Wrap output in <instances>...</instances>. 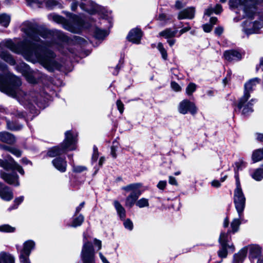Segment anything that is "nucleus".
Masks as SVG:
<instances>
[{
    "label": "nucleus",
    "mask_w": 263,
    "mask_h": 263,
    "mask_svg": "<svg viewBox=\"0 0 263 263\" xmlns=\"http://www.w3.org/2000/svg\"><path fill=\"white\" fill-rule=\"evenodd\" d=\"M22 30L27 35V39L15 44L11 40H6L0 43V57L10 65L15 64V60L8 52L5 51L7 48L13 52L22 54L28 61L33 63H39L48 71L59 69L61 64L54 59L55 54L48 50L46 47L52 43L47 44L40 39L50 38L55 33L60 40H63V34L59 31L51 32L46 29L36 28L34 25L26 22L22 27Z\"/></svg>",
    "instance_id": "obj_1"
},
{
    "label": "nucleus",
    "mask_w": 263,
    "mask_h": 263,
    "mask_svg": "<svg viewBox=\"0 0 263 263\" xmlns=\"http://www.w3.org/2000/svg\"><path fill=\"white\" fill-rule=\"evenodd\" d=\"M9 83L6 81L5 77L0 74V91L7 95L16 99L21 104L27 105L32 102L36 103V94L34 92L26 93L23 91L20 86L21 81L18 77L10 74Z\"/></svg>",
    "instance_id": "obj_2"
},
{
    "label": "nucleus",
    "mask_w": 263,
    "mask_h": 263,
    "mask_svg": "<svg viewBox=\"0 0 263 263\" xmlns=\"http://www.w3.org/2000/svg\"><path fill=\"white\" fill-rule=\"evenodd\" d=\"M65 138L63 142L61 144V148L55 146L48 151V155L51 157H56L62 154L76 149V143L77 141L76 136H73L70 131H67L65 134Z\"/></svg>",
    "instance_id": "obj_3"
},
{
    "label": "nucleus",
    "mask_w": 263,
    "mask_h": 263,
    "mask_svg": "<svg viewBox=\"0 0 263 263\" xmlns=\"http://www.w3.org/2000/svg\"><path fill=\"white\" fill-rule=\"evenodd\" d=\"M236 187L234 190L233 202L235 208L240 218L243 217V212L246 206V198L242 191L238 175H235Z\"/></svg>",
    "instance_id": "obj_4"
},
{
    "label": "nucleus",
    "mask_w": 263,
    "mask_h": 263,
    "mask_svg": "<svg viewBox=\"0 0 263 263\" xmlns=\"http://www.w3.org/2000/svg\"><path fill=\"white\" fill-rule=\"evenodd\" d=\"M262 2L263 0H230L229 5L231 8H241L245 16L252 18L255 13L257 5Z\"/></svg>",
    "instance_id": "obj_5"
},
{
    "label": "nucleus",
    "mask_w": 263,
    "mask_h": 263,
    "mask_svg": "<svg viewBox=\"0 0 263 263\" xmlns=\"http://www.w3.org/2000/svg\"><path fill=\"white\" fill-rule=\"evenodd\" d=\"M80 256L83 263H96L94 248L92 243L87 240L85 235Z\"/></svg>",
    "instance_id": "obj_6"
},
{
    "label": "nucleus",
    "mask_w": 263,
    "mask_h": 263,
    "mask_svg": "<svg viewBox=\"0 0 263 263\" xmlns=\"http://www.w3.org/2000/svg\"><path fill=\"white\" fill-rule=\"evenodd\" d=\"M80 7L91 14L99 13L103 19L107 20L109 23L111 22V13L102 10L100 6L91 1H88L87 4L81 3Z\"/></svg>",
    "instance_id": "obj_7"
},
{
    "label": "nucleus",
    "mask_w": 263,
    "mask_h": 263,
    "mask_svg": "<svg viewBox=\"0 0 263 263\" xmlns=\"http://www.w3.org/2000/svg\"><path fill=\"white\" fill-rule=\"evenodd\" d=\"M250 98H246L242 100V96L239 99L237 107L238 109L241 110V114L245 116L250 115L253 111V105L256 102L255 99H251L249 100Z\"/></svg>",
    "instance_id": "obj_8"
},
{
    "label": "nucleus",
    "mask_w": 263,
    "mask_h": 263,
    "mask_svg": "<svg viewBox=\"0 0 263 263\" xmlns=\"http://www.w3.org/2000/svg\"><path fill=\"white\" fill-rule=\"evenodd\" d=\"M249 252L250 260L256 263H263V251L258 245H253L245 247Z\"/></svg>",
    "instance_id": "obj_9"
},
{
    "label": "nucleus",
    "mask_w": 263,
    "mask_h": 263,
    "mask_svg": "<svg viewBox=\"0 0 263 263\" xmlns=\"http://www.w3.org/2000/svg\"><path fill=\"white\" fill-rule=\"evenodd\" d=\"M178 111L180 114L183 115L189 112L192 115H195L197 111V108L194 102L187 99H184L179 103Z\"/></svg>",
    "instance_id": "obj_10"
},
{
    "label": "nucleus",
    "mask_w": 263,
    "mask_h": 263,
    "mask_svg": "<svg viewBox=\"0 0 263 263\" xmlns=\"http://www.w3.org/2000/svg\"><path fill=\"white\" fill-rule=\"evenodd\" d=\"M0 166L6 170H16L21 175H24L25 172L23 168L16 163L11 157L8 160H3L0 159Z\"/></svg>",
    "instance_id": "obj_11"
},
{
    "label": "nucleus",
    "mask_w": 263,
    "mask_h": 263,
    "mask_svg": "<svg viewBox=\"0 0 263 263\" xmlns=\"http://www.w3.org/2000/svg\"><path fill=\"white\" fill-rule=\"evenodd\" d=\"M262 27V22L255 21L252 23L247 20L243 23V31L248 35L255 33Z\"/></svg>",
    "instance_id": "obj_12"
},
{
    "label": "nucleus",
    "mask_w": 263,
    "mask_h": 263,
    "mask_svg": "<svg viewBox=\"0 0 263 263\" xmlns=\"http://www.w3.org/2000/svg\"><path fill=\"white\" fill-rule=\"evenodd\" d=\"M20 66L23 69H20L18 66H17V70L22 73L25 77L26 80L30 83L34 84L36 83L35 78L36 73L30 70L29 67L24 63H21Z\"/></svg>",
    "instance_id": "obj_13"
},
{
    "label": "nucleus",
    "mask_w": 263,
    "mask_h": 263,
    "mask_svg": "<svg viewBox=\"0 0 263 263\" xmlns=\"http://www.w3.org/2000/svg\"><path fill=\"white\" fill-rule=\"evenodd\" d=\"M223 235H222L219 238V241L221 246V248L218 252V256L220 258H226L228 255L227 249H229L231 252H233L235 250V247L233 244L229 245L226 243L223 238Z\"/></svg>",
    "instance_id": "obj_14"
},
{
    "label": "nucleus",
    "mask_w": 263,
    "mask_h": 263,
    "mask_svg": "<svg viewBox=\"0 0 263 263\" xmlns=\"http://www.w3.org/2000/svg\"><path fill=\"white\" fill-rule=\"evenodd\" d=\"M259 83V79L257 78L252 79L249 80L245 84V89L243 95L242 96V100L246 98H250V93L253 90L256 85Z\"/></svg>",
    "instance_id": "obj_15"
},
{
    "label": "nucleus",
    "mask_w": 263,
    "mask_h": 263,
    "mask_svg": "<svg viewBox=\"0 0 263 263\" xmlns=\"http://www.w3.org/2000/svg\"><path fill=\"white\" fill-rule=\"evenodd\" d=\"M1 177L8 184L17 186L20 185L18 176L16 174H7L3 171L0 173Z\"/></svg>",
    "instance_id": "obj_16"
},
{
    "label": "nucleus",
    "mask_w": 263,
    "mask_h": 263,
    "mask_svg": "<svg viewBox=\"0 0 263 263\" xmlns=\"http://www.w3.org/2000/svg\"><path fill=\"white\" fill-rule=\"evenodd\" d=\"M0 197L4 200L9 201L13 198L12 190L7 186L0 183Z\"/></svg>",
    "instance_id": "obj_17"
},
{
    "label": "nucleus",
    "mask_w": 263,
    "mask_h": 263,
    "mask_svg": "<svg viewBox=\"0 0 263 263\" xmlns=\"http://www.w3.org/2000/svg\"><path fill=\"white\" fill-rule=\"evenodd\" d=\"M83 26V21L77 16H74L72 24L66 25V29L73 33H78Z\"/></svg>",
    "instance_id": "obj_18"
},
{
    "label": "nucleus",
    "mask_w": 263,
    "mask_h": 263,
    "mask_svg": "<svg viewBox=\"0 0 263 263\" xmlns=\"http://www.w3.org/2000/svg\"><path fill=\"white\" fill-rule=\"evenodd\" d=\"M142 37L141 31L137 28L132 29L127 36L128 40L134 44H139Z\"/></svg>",
    "instance_id": "obj_19"
},
{
    "label": "nucleus",
    "mask_w": 263,
    "mask_h": 263,
    "mask_svg": "<svg viewBox=\"0 0 263 263\" xmlns=\"http://www.w3.org/2000/svg\"><path fill=\"white\" fill-rule=\"evenodd\" d=\"M142 187V184L140 183H136L128 184L122 187V189L127 192H131L130 194L140 195L141 191L140 189Z\"/></svg>",
    "instance_id": "obj_20"
},
{
    "label": "nucleus",
    "mask_w": 263,
    "mask_h": 263,
    "mask_svg": "<svg viewBox=\"0 0 263 263\" xmlns=\"http://www.w3.org/2000/svg\"><path fill=\"white\" fill-rule=\"evenodd\" d=\"M195 9L194 7H189L180 11L178 16L179 20L192 19L194 17Z\"/></svg>",
    "instance_id": "obj_21"
},
{
    "label": "nucleus",
    "mask_w": 263,
    "mask_h": 263,
    "mask_svg": "<svg viewBox=\"0 0 263 263\" xmlns=\"http://www.w3.org/2000/svg\"><path fill=\"white\" fill-rule=\"evenodd\" d=\"M35 242L32 240L26 241L23 244V248L20 252V255L29 256L31 251L34 248Z\"/></svg>",
    "instance_id": "obj_22"
},
{
    "label": "nucleus",
    "mask_w": 263,
    "mask_h": 263,
    "mask_svg": "<svg viewBox=\"0 0 263 263\" xmlns=\"http://www.w3.org/2000/svg\"><path fill=\"white\" fill-rule=\"evenodd\" d=\"M224 57L228 61L239 60L242 58L241 54L237 51L228 50L224 52Z\"/></svg>",
    "instance_id": "obj_23"
},
{
    "label": "nucleus",
    "mask_w": 263,
    "mask_h": 263,
    "mask_svg": "<svg viewBox=\"0 0 263 263\" xmlns=\"http://www.w3.org/2000/svg\"><path fill=\"white\" fill-rule=\"evenodd\" d=\"M53 166L58 171L61 172H65L66 170L67 163L64 159L58 158L53 159L52 161Z\"/></svg>",
    "instance_id": "obj_24"
},
{
    "label": "nucleus",
    "mask_w": 263,
    "mask_h": 263,
    "mask_svg": "<svg viewBox=\"0 0 263 263\" xmlns=\"http://www.w3.org/2000/svg\"><path fill=\"white\" fill-rule=\"evenodd\" d=\"M247 253V249L243 248L237 253L234 255L232 263H242L246 257Z\"/></svg>",
    "instance_id": "obj_25"
},
{
    "label": "nucleus",
    "mask_w": 263,
    "mask_h": 263,
    "mask_svg": "<svg viewBox=\"0 0 263 263\" xmlns=\"http://www.w3.org/2000/svg\"><path fill=\"white\" fill-rule=\"evenodd\" d=\"M0 141L8 144H12L15 142V138L8 132H0Z\"/></svg>",
    "instance_id": "obj_26"
},
{
    "label": "nucleus",
    "mask_w": 263,
    "mask_h": 263,
    "mask_svg": "<svg viewBox=\"0 0 263 263\" xmlns=\"http://www.w3.org/2000/svg\"><path fill=\"white\" fill-rule=\"evenodd\" d=\"M113 204L120 219H124L126 217V211L124 207L117 200H115Z\"/></svg>",
    "instance_id": "obj_27"
},
{
    "label": "nucleus",
    "mask_w": 263,
    "mask_h": 263,
    "mask_svg": "<svg viewBox=\"0 0 263 263\" xmlns=\"http://www.w3.org/2000/svg\"><path fill=\"white\" fill-rule=\"evenodd\" d=\"M140 195L130 194L125 199V205L127 208H132L135 204H136L138 198Z\"/></svg>",
    "instance_id": "obj_28"
},
{
    "label": "nucleus",
    "mask_w": 263,
    "mask_h": 263,
    "mask_svg": "<svg viewBox=\"0 0 263 263\" xmlns=\"http://www.w3.org/2000/svg\"><path fill=\"white\" fill-rule=\"evenodd\" d=\"M14 257L6 252L0 253V263H14Z\"/></svg>",
    "instance_id": "obj_29"
},
{
    "label": "nucleus",
    "mask_w": 263,
    "mask_h": 263,
    "mask_svg": "<svg viewBox=\"0 0 263 263\" xmlns=\"http://www.w3.org/2000/svg\"><path fill=\"white\" fill-rule=\"evenodd\" d=\"M244 217V216L243 217ZM243 219V218H240L239 216L238 218H234L231 223V231L230 232L235 233L238 231L241 221Z\"/></svg>",
    "instance_id": "obj_30"
},
{
    "label": "nucleus",
    "mask_w": 263,
    "mask_h": 263,
    "mask_svg": "<svg viewBox=\"0 0 263 263\" xmlns=\"http://www.w3.org/2000/svg\"><path fill=\"white\" fill-rule=\"evenodd\" d=\"M77 214L75 213V215L73 218L72 221L70 224V226L72 227H77L82 224V223L84 221V216L80 214L79 215H77Z\"/></svg>",
    "instance_id": "obj_31"
},
{
    "label": "nucleus",
    "mask_w": 263,
    "mask_h": 263,
    "mask_svg": "<svg viewBox=\"0 0 263 263\" xmlns=\"http://www.w3.org/2000/svg\"><path fill=\"white\" fill-rule=\"evenodd\" d=\"M177 30H172L171 29H166L159 33V36L164 37L165 39H170L175 36Z\"/></svg>",
    "instance_id": "obj_32"
},
{
    "label": "nucleus",
    "mask_w": 263,
    "mask_h": 263,
    "mask_svg": "<svg viewBox=\"0 0 263 263\" xmlns=\"http://www.w3.org/2000/svg\"><path fill=\"white\" fill-rule=\"evenodd\" d=\"M252 159L254 162H257L263 159V148L254 151L252 154Z\"/></svg>",
    "instance_id": "obj_33"
},
{
    "label": "nucleus",
    "mask_w": 263,
    "mask_h": 263,
    "mask_svg": "<svg viewBox=\"0 0 263 263\" xmlns=\"http://www.w3.org/2000/svg\"><path fill=\"white\" fill-rule=\"evenodd\" d=\"M108 34L109 32L107 30H102L99 28H96L95 31V36L99 40L104 39Z\"/></svg>",
    "instance_id": "obj_34"
},
{
    "label": "nucleus",
    "mask_w": 263,
    "mask_h": 263,
    "mask_svg": "<svg viewBox=\"0 0 263 263\" xmlns=\"http://www.w3.org/2000/svg\"><path fill=\"white\" fill-rule=\"evenodd\" d=\"M11 18L10 15L6 14H0V25L7 27L10 23Z\"/></svg>",
    "instance_id": "obj_35"
},
{
    "label": "nucleus",
    "mask_w": 263,
    "mask_h": 263,
    "mask_svg": "<svg viewBox=\"0 0 263 263\" xmlns=\"http://www.w3.org/2000/svg\"><path fill=\"white\" fill-rule=\"evenodd\" d=\"M252 178L256 181H260L263 178V168L256 169L252 174Z\"/></svg>",
    "instance_id": "obj_36"
},
{
    "label": "nucleus",
    "mask_w": 263,
    "mask_h": 263,
    "mask_svg": "<svg viewBox=\"0 0 263 263\" xmlns=\"http://www.w3.org/2000/svg\"><path fill=\"white\" fill-rule=\"evenodd\" d=\"M235 175H238V173L237 172L242 170L243 168H244L246 166V163L242 160V159H239L238 161L236 162L235 163Z\"/></svg>",
    "instance_id": "obj_37"
},
{
    "label": "nucleus",
    "mask_w": 263,
    "mask_h": 263,
    "mask_svg": "<svg viewBox=\"0 0 263 263\" xmlns=\"http://www.w3.org/2000/svg\"><path fill=\"white\" fill-rule=\"evenodd\" d=\"M136 205L139 208L148 207V200L145 198H142L138 200H137V201L136 202Z\"/></svg>",
    "instance_id": "obj_38"
},
{
    "label": "nucleus",
    "mask_w": 263,
    "mask_h": 263,
    "mask_svg": "<svg viewBox=\"0 0 263 263\" xmlns=\"http://www.w3.org/2000/svg\"><path fill=\"white\" fill-rule=\"evenodd\" d=\"M15 228L9 224H3L0 226V231L6 233H11L14 232Z\"/></svg>",
    "instance_id": "obj_39"
},
{
    "label": "nucleus",
    "mask_w": 263,
    "mask_h": 263,
    "mask_svg": "<svg viewBox=\"0 0 263 263\" xmlns=\"http://www.w3.org/2000/svg\"><path fill=\"white\" fill-rule=\"evenodd\" d=\"M197 85L194 83H190L186 88V93L188 96H191L196 90Z\"/></svg>",
    "instance_id": "obj_40"
},
{
    "label": "nucleus",
    "mask_w": 263,
    "mask_h": 263,
    "mask_svg": "<svg viewBox=\"0 0 263 263\" xmlns=\"http://www.w3.org/2000/svg\"><path fill=\"white\" fill-rule=\"evenodd\" d=\"M157 48L161 53L162 58L164 60H166L167 58V52L161 43L158 44Z\"/></svg>",
    "instance_id": "obj_41"
},
{
    "label": "nucleus",
    "mask_w": 263,
    "mask_h": 263,
    "mask_svg": "<svg viewBox=\"0 0 263 263\" xmlns=\"http://www.w3.org/2000/svg\"><path fill=\"white\" fill-rule=\"evenodd\" d=\"M7 125L8 128L12 130H20L22 127V126L21 125H15L9 121H7Z\"/></svg>",
    "instance_id": "obj_42"
},
{
    "label": "nucleus",
    "mask_w": 263,
    "mask_h": 263,
    "mask_svg": "<svg viewBox=\"0 0 263 263\" xmlns=\"http://www.w3.org/2000/svg\"><path fill=\"white\" fill-rule=\"evenodd\" d=\"M123 225L126 229L130 231L132 230L133 229V223L129 219L125 220L123 222Z\"/></svg>",
    "instance_id": "obj_43"
},
{
    "label": "nucleus",
    "mask_w": 263,
    "mask_h": 263,
    "mask_svg": "<svg viewBox=\"0 0 263 263\" xmlns=\"http://www.w3.org/2000/svg\"><path fill=\"white\" fill-rule=\"evenodd\" d=\"M8 152H10L13 155H15L17 157H20L22 154L21 152L19 149L12 147L8 148Z\"/></svg>",
    "instance_id": "obj_44"
},
{
    "label": "nucleus",
    "mask_w": 263,
    "mask_h": 263,
    "mask_svg": "<svg viewBox=\"0 0 263 263\" xmlns=\"http://www.w3.org/2000/svg\"><path fill=\"white\" fill-rule=\"evenodd\" d=\"M29 256L20 255V263H31L29 258Z\"/></svg>",
    "instance_id": "obj_45"
},
{
    "label": "nucleus",
    "mask_w": 263,
    "mask_h": 263,
    "mask_svg": "<svg viewBox=\"0 0 263 263\" xmlns=\"http://www.w3.org/2000/svg\"><path fill=\"white\" fill-rule=\"evenodd\" d=\"M99 157V152L97 147H93V153L92 156V162H96Z\"/></svg>",
    "instance_id": "obj_46"
},
{
    "label": "nucleus",
    "mask_w": 263,
    "mask_h": 263,
    "mask_svg": "<svg viewBox=\"0 0 263 263\" xmlns=\"http://www.w3.org/2000/svg\"><path fill=\"white\" fill-rule=\"evenodd\" d=\"M86 170V168L82 166H73V171L74 172L81 173Z\"/></svg>",
    "instance_id": "obj_47"
},
{
    "label": "nucleus",
    "mask_w": 263,
    "mask_h": 263,
    "mask_svg": "<svg viewBox=\"0 0 263 263\" xmlns=\"http://www.w3.org/2000/svg\"><path fill=\"white\" fill-rule=\"evenodd\" d=\"M171 87L175 91H179L181 89L179 85L175 82H172Z\"/></svg>",
    "instance_id": "obj_48"
},
{
    "label": "nucleus",
    "mask_w": 263,
    "mask_h": 263,
    "mask_svg": "<svg viewBox=\"0 0 263 263\" xmlns=\"http://www.w3.org/2000/svg\"><path fill=\"white\" fill-rule=\"evenodd\" d=\"M58 4L57 2L54 0H48L46 2V6L49 8H53Z\"/></svg>",
    "instance_id": "obj_49"
},
{
    "label": "nucleus",
    "mask_w": 263,
    "mask_h": 263,
    "mask_svg": "<svg viewBox=\"0 0 263 263\" xmlns=\"http://www.w3.org/2000/svg\"><path fill=\"white\" fill-rule=\"evenodd\" d=\"M230 233V232L229 231H228L227 233H224V232H222L220 235V237L223 235V240L224 241L225 240V242L226 243H228V242L229 241V240L231 239V237L229 236V233Z\"/></svg>",
    "instance_id": "obj_50"
},
{
    "label": "nucleus",
    "mask_w": 263,
    "mask_h": 263,
    "mask_svg": "<svg viewBox=\"0 0 263 263\" xmlns=\"http://www.w3.org/2000/svg\"><path fill=\"white\" fill-rule=\"evenodd\" d=\"M52 17L53 20L57 23H60L63 21V18L60 15L53 14Z\"/></svg>",
    "instance_id": "obj_51"
},
{
    "label": "nucleus",
    "mask_w": 263,
    "mask_h": 263,
    "mask_svg": "<svg viewBox=\"0 0 263 263\" xmlns=\"http://www.w3.org/2000/svg\"><path fill=\"white\" fill-rule=\"evenodd\" d=\"M117 106L120 112L122 114L124 111V105L120 100L117 101Z\"/></svg>",
    "instance_id": "obj_52"
},
{
    "label": "nucleus",
    "mask_w": 263,
    "mask_h": 263,
    "mask_svg": "<svg viewBox=\"0 0 263 263\" xmlns=\"http://www.w3.org/2000/svg\"><path fill=\"white\" fill-rule=\"evenodd\" d=\"M166 185V181H160L157 186L160 190H164Z\"/></svg>",
    "instance_id": "obj_53"
},
{
    "label": "nucleus",
    "mask_w": 263,
    "mask_h": 263,
    "mask_svg": "<svg viewBox=\"0 0 263 263\" xmlns=\"http://www.w3.org/2000/svg\"><path fill=\"white\" fill-rule=\"evenodd\" d=\"M24 200V197L20 196L16 198L14 200V203L18 206Z\"/></svg>",
    "instance_id": "obj_54"
},
{
    "label": "nucleus",
    "mask_w": 263,
    "mask_h": 263,
    "mask_svg": "<svg viewBox=\"0 0 263 263\" xmlns=\"http://www.w3.org/2000/svg\"><path fill=\"white\" fill-rule=\"evenodd\" d=\"M212 29V25L206 24L203 25V29L205 32H210Z\"/></svg>",
    "instance_id": "obj_55"
},
{
    "label": "nucleus",
    "mask_w": 263,
    "mask_h": 263,
    "mask_svg": "<svg viewBox=\"0 0 263 263\" xmlns=\"http://www.w3.org/2000/svg\"><path fill=\"white\" fill-rule=\"evenodd\" d=\"M117 146L115 145H112L111 147V155L114 158H116L117 157L116 151H117Z\"/></svg>",
    "instance_id": "obj_56"
},
{
    "label": "nucleus",
    "mask_w": 263,
    "mask_h": 263,
    "mask_svg": "<svg viewBox=\"0 0 263 263\" xmlns=\"http://www.w3.org/2000/svg\"><path fill=\"white\" fill-rule=\"evenodd\" d=\"M214 9V12H215L216 14H219L222 11V8L221 5L217 4L215 6V8Z\"/></svg>",
    "instance_id": "obj_57"
},
{
    "label": "nucleus",
    "mask_w": 263,
    "mask_h": 263,
    "mask_svg": "<svg viewBox=\"0 0 263 263\" xmlns=\"http://www.w3.org/2000/svg\"><path fill=\"white\" fill-rule=\"evenodd\" d=\"M168 182L171 185H178V183H177L175 178H174V177H172V176L169 177Z\"/></svg>",
    "instance_id": "obj_58"
},
{
    "label": "nucleus",
    "mask_w": 263,
    "mask_h": 263,
    "mask_svg": "<svg viewBox=\"0 0 263 263\" xmlns=\"http://www.w3.org/2000/svg\"><path fill=\"white\" fill-rule=\"evenodd\" d=\"M223 31V28L222 27L219 26L215 28V33L216 34L218 35H220L222 33Z\"/></svg>",
    "instance_id": "obj_59"
},
{
    "label": "nucleus",
    "mask_w": 263,
    "mask_h": 263,
    "mask_svg": "<svg viewBox=\"0 0 263 263\" xmlns=\"http://www.w3.org/2000/svg\"><path fill=\"white\" fill-rule=\"evenodd\" d=\"M93 243L95 246L98 247V250H100L101 249L102 243L101 241L100 240L95 238L93 240Z\"/></svg>",
    "instance_id": "obj_60"
},
{
    "label": "nucleus",
    "mask_w": 263,
    "mask_h": 263,
    "mask_svg": "<svg viewBox=\"0 0 263 263\" xmlns=\"http://www.w3.org/2000/svg\"><path fill=\"white\" fill-rule=\"evenodd\" d=\"M214 12V9L212 7H209L204 11V15L210 16Z\"/></svg>",
    "instance_id": "obj_61"
},
{
    "label": "nucleus",
    "mask_w": 263,
    "mask_h": 263,
    "mask_svg": "<svg viewBox=\"0 0 263 263\" xmlns=\"http://www.w3.org/2000/svg\"><path fill=\"white\" fill-rule=\"evenodd\" d=\"M211 184L213 186L216 187H218L221 185L220 182L217 180H214L212 181L211 182Z\"/></svg>",
    "instance_id": "obj_62"
},
{
    "label": "nucleus",
    "mask_w": 263,
    "mask_h": 263,
    "mask_svg": "<svg viewBox=\"0 0 263 263\" xmlns=\"http://www.w3.org/2000/svg\"><path fill=\"white\" fill-rule=\"evenodd\" d=\"M256 139L260 142H263V134L261 133H256L255 134Z\"/></svg>",
    "instance_id": "obj_63"
},
{
    "label": "nucleus",
    "mask_w": 263,
    "mask_h": 263,
    "mask_svg": "<svg viewBox=\"0 0 263 263\" xmlns=\"http://www.w3.org/2000/svg\"><path fill=\"white\" fill-rule=\"evenodd\" d=\"M99 256L103 263H110L101 252L99 253Z\"/></svg>",
    "instance_id": "obj_64"
}]
</instances>
